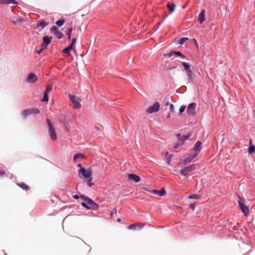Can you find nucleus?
<instances>
[{"instance_id":"obj_1","label":"nucleus","mask_w":255,"mask_h":255,"mask_svg":"<svg viewBox=\"0 0 255 255\" xmlns=\"http://www.w3.org/2000/svg\"><path fill=\"white\" fill-rule=\"evenodd\" d=\"M80 198L84 201V202L81 203L82 207L88 210H98L99 208L98 204L90 198L84 195H80Z\"/></svg>"},{"instance_id":"obj_2","label":"nucleus","mask_w":255,"mask_h":255,"mask_svg":"<svg viewBox=\"0 0 255 255\" xmlns=\"http://www.w3.org/2000/svg\"><path fill=\"white\" fill-rule=\"evenodd\" d=\"M47 124L48 126V133L51 137V138L55 141L57 139V136L56 133V130L55 127L52 125L49 119L46 120Z\"/></svg>"},{"instance_id":"obj_3","label":"nucleus","mask_w":255,"mask_h":255,"mask_svg":"<svg viewBox=\"0 0 255 255\" xmlns=\"http://www.w3.org/2000/svg\"><path fill=\"white\" fill-rule=\"evenodd\" d=\"M69 97L75 109H78L81 108L82 100L80 97H77L70 94H69Z\"/></svg>"},{"instance_id":"obj_4","label":"nucleus","mask_w":255,"mask_h":255,"mask_svg":"<svg viewBox=\"0 0 255 255\" xmlns=\"http://www.w3.org/2000/svg\"><path fill=\"white\" fill-rule=\"evenodd\" d=\"M238 198L240 200H238V202L241 211L244 213L245 216H248L249 214V209L248 207L245 204V201L242 200L239 195Z\"/></svg>"},{"instance_id":"obj_5","label":"nucleus","mask_w":255,"mask_h":255,"mask_svg":"<svg viewBox=\"0 0 255 255\" xmlns=\"http://www.w3.org/2000/svg\"><path fill=\"white\" fill-rule=\"evenodd\" d=\"M78 172L80 177V174H82V176L85 178H90L92 174V170L91 168H89L87 169H85L84 167H81V169H79L78 170Z\"/></svg>"},{"instance_id":"obj_6","label":"nucleus","mask_w":255,"mask_h":255,"mask_svg":"<svg viewBox=\"0 0 255 255\" xmlns=\"http://www.w3.org/2000/svg\"><path fill=\"white\" fill-rule=\"evenodd\" d=\"M160 108V104L158 102L154 103L152 105L148 107L146 109L147 114H152L153 113L157 112L159 111Z\"/></svg>"},{"instance_id":"obj_7","label":"nucleus","mask_w":255,"mask_h":255,"mask_svg":"<svg viewBox=\"0 0 255 255\" xmlns=\"http://www.w3.org/2000/svg\"><path fill=\"white\" fill-rule=\"evenodd\" d=\"M51 32L58 39H60L63 37V33L60 31L56 26H53L51 28Z\"/></svg>"},{"instance_id":"obj_8","label":"nucleus","mask_w":255,"mask_h":255,"mask_svg":"<svg viewBox=\"0 0 255 255\" xmlns=\"http://www.w3.org/2000/svg\"><path fill=\"white\" fill-rule=\"evenodd\" d=\"M38 80L37 76L33 73H30L26 79V82L27 83H34Z\"/></svg>"},{"instance_id":"obj_9","label":"nucleus","mask_w":255,"mask_h":255,"mask_svg":"<svg viewBox=\"0 0 255 255\" xmlns=\"http://www.w3.org/2000/svg\"><path fill=\"white\" fill-rule=\"evenodd\" d=\"M196 104L190 103L187 107V113L189 115L193 116L195 114Z\"/></svg>"},{"instance_id":"obj_10","label":"nucleus","mask_w":255,"mask_h":255,"mask_svg":"<svg viewBox=\"0 0 255 255\" xmlns=\"http://www.w3.org/2000/svg\"><path fill=\"white\" fill-rule=\"evenodd\" d=\"M145 226L143 223H135L131 224L128 227V230H136L141 229Z\"/></svg>"},{"instance_id":"obj_11","label":"nucleus","mask_w":255,"mask_h":255,"mask_svg":"<svg viewBox=\"0 0 255 255\" xmlns=\"http://www.w3.org/2000/svg\"><path fill=\"white\" fill-rule=\"evenodd\" d=\"M197 156L195 154H190L189 156L182 160V163L186 165L190 163Z\"/></svg>"},{"instance_id":"obj_12","label":"nucleus","mask_w":255,"mask_h":255,"mask_svg":"<svg viewBox=\"0 0 255 255\" xmlns=\"http://www.w3.org/2000/svg\"><path fill=\"white\" fill-rule=\"evenodd\" d=\"M201 144L202 142L200 141H198L195 143V144L194 145V154L196 155V156H197L199 154L201 150Z\"/></svg>"},{"instance_id":"obj_13","label":"nucleus","mask_w":255,"mask_h":255,"mask_svg":"<svg viewBox=\"0 0 255 255\" xmlns=\"http://www.w3.org/2000/svg\"><path fill=\"white\" fill-rule=\"evenodd\" d=\"M205 20V10L202 9L200 12L198 17V21L200 23H202Z\"/></svg>"},{"instance_id":"obj_14","label":"nucleus","mask_w":255,"mask_h":255,"mask_svg":"<svg viewBox=\"0 0 255 255\" xmlns=\"http://www.w3.org/2000/svg\"><path fill=\"white\" fill-rule=\"evenodd\" d=\"M188 79L189 81L194 82L195 80V75L192 70L191 69L189 71L186 72Z\"/></svg>"},{"instance_id":"obj_15","label":"nucleus","mask_w":255,"mask_h":255,"mask_svg":"<svg viewBox=\"0 0 255 255\" xmlns=\"http://www.w3.org/2000/svg\"><path fill=\"white\" fill-rule=\"evenodd\" d=\"M177 136L178 137L179 142H181V144H183L184 142L191 136V133H189L183 136H181L180 134H177Z\"/></svg>"},{"instance_id":"obj_16","label":"nucleus","mask_w":255,"mask_h":255,"mask_svg":"<svg viewBox=\"0 0 255 255\" xmlns=\"http://www.w3.org/2000/svg\"><path fill=\"white\" fill-rule=\"evenodd\" d=\"M151 193L158 195L159 196H163L166 194L165 190L164 188H162L159 190H152L150 191Z\"/></svg>"},{"instance_id":"obj_17","label":"nucleus","mask_w":255,"mask_h":255,"mask_svg":"<svg viewBox=\"0 0 255 255\" xmlns=\"http://www.w3.org/2000/svg\"><path fill=\"white\" fill-rule=\"evenodd\" d=\"M128 178L130 180L134 181L135 183L139 182L140 181V177L134 174H129L128 175Z\"/></svg>"},{"instance_id":"obj_18","label":"nucleus","mask_w":255,"mask_h":255,"mask_svg":"<svg viewBox=\"0 0 255 255\" xmlns=\"http://www.w3.org/2000/svg\"><path fill=\"white\" fill-rule=\"evenodd\" d=\"M52 40V37H49L48 36H45L43 37V44L42 46L43 48H46L47 46L50 44Z\"/></svg>"},{"instance_id":"obj_19","label":"nucleus","mask_w":255,"mask_h":255,"mask_svg":"<svg viewBox=\"0 0 255 255\" xmlns=\"http://www.w3.org/2000/svg\"><path fill=\"white\" fill-rule=\"evenodd\" d=\"M175 6H176V5L174 3H170V2L167 3V7L169 11V13H168L169 14L172 13L174 11Z\"/></svg>"},{"instance_id":"obj_20","label":"nucleus","mask_w":255,"mask_h":255,"mask_svg":"<svg viewBox=\"0 0 255 255\" xmlns=\"http://www.w3.org/2000/svg\"><path fill=\"white\" fill-rule=\"evenodd\" d=\"M49 24L48 22H46L43 20H40L38 21V23L37 24V26H40L42 29L44 28L46 26L48 25Z\"/></svg>"},{"instance_id":"obj_21","label":"nucleus","mask_w":255,"mask_h":255,"mask_svg":"<svg viewBox=\"0 0 255 255\" xmlns=\"http://www.w3.org/2000/svg\"><path fill=\"white\" fill-rule=\"evenodd\" d=\"M17 186H18L25 191H28L30 189V187L24 183H17Z\"/></svg>"},{"instance_id":"obj_22","label":"nucleus","mask_w":255,"mask_h":255,"mask_svg":"<svg viewBox=\"0 0 255 255\" xmlns=\"http://www.w3.org/2000/svg\"><path fill=\"white\" fill-rule=\"evenodd\" d=\"M85 157V155L82 153H76L73 156V160L74 162L76 161V159L78 158H84Z\"/></svg>"},{"instance_id":"obj_23","label":"nucleus","mask_w":255,"mask_h":255,"mask_svg":"<svg viewBox=\"0 0 255 255\" xmlns=\"http://www.w3.org/2000/svg\"><path fill=\"white\" fill-rule=\"evenodd\" d=\"M181 64L183 66L184 70H185L186 72L191 69L190 65L187 63H186L185 62H182Z\"/></svg>"},{"instance_id":"obj_24","label":"nucleus","mask_w":255,"mask_h":255,"mask_svg":"<svg viewBox=\"0 0 255 255\" xmlns=\"http://www.w3.org/2000/svg\"><path fill=\"white\" fill-rule=\"evenodd\" d=\"M180 173L184 176H186L189 172L188 171L186 167H184L179 171Z\"/></svg>"},{"instance_id":"obj_25","label":"nucleus","mask_w":255,"mask_h":255,"mask_svg":"<svg viewBox=\"0 0 255 255\" xmlns=\"http://www.w3.org/2000/svg\"><path fill=\"white\" fill-rule=\"evenodd\" d=\"M22 115L24 117H27L28 116L30 115L31 114H30V109H25V110H24L23 111H22Z\"/></svg>"},{"instance_id":"obj_26","label":"nucleus","mask_w":255,"mask_h":255,"mask_svg":"<svg viewBox=\"0 0 255 255\" xmlns=\"http://www.w3.org/2000/svg\"><path fill=\"white\" fill-rule=\"evenodd\" d=\"M6 3L7 4L9 3H15L16 2L15 0H0V3L3 4Z\"/></svg>"},{"instance_id":"obj_27","label":"nucleus","mask_w":255,"mask_h":255,"mask_svg":"<svg viewBox=\"0 0 255 255\" xmlns=\"http://www.w3.org/2000/svg\"><path fill=\"white\" fill-rule=\"evenodd\" d=\"M72 48L73 47H72L71 45H69L68 47L63 49L62 52L64 53L70 54V51L72 49Z\"/></svg>"},{"instance_id":"obj_28","label":"nucleus","mask_w":255,"mask_h":255,"mask_svg":"<svg viewBox=\"0 0 255 255\" xmlns=\"http://www.w3.org/2000/svg\"><path fill=\"white\" fill-rule=\"evenodd\" d=\"M49 100L48 93L47 92H44L43 98L41 99L42 102H48Z\"/></svg>"},{"instance_id":"obj_29","label":"nucleus","mask_w":255,"mask_h":255,"mask_svg":"<svg viewBox=\"0 0 255 255\" xmlns=\"http://www.w3.org/2000/svg\"><path fill=\"white\" fill-rule=\"evenodd\" d=\"M65 23V19H59L58 20H57L56 22V24L60 27V26H62Z\"/></svg>"},{"instance_id":"obj_30","label":"nucleus","mask_w":255,"mask_h":255,"mask_svg":"<svg viewBox=\"0 0 255 255\" xmlns=\"http://www.w3.org/2000/svg\"><path fill=\"white\" fill-rule=\"evenodd\" d=\"M195 164H191L187 167H185L189 172H192L195 168Z\"/></svg>"},{"instance_id":"obj_31","label":"nucleus","mask_w":255,"mask_h":255,"mask_svg":"<svg viewBox=\"0 0 255 255\" xmlns=\"http://www.w3.org/2000/svg\"><path fill=\"white\" fill-rule=\"evenodd\" d=\"M188 38L187 37H182L179 39L178 43L180 45H183L185 41H187Z\"/></svg>"},{"instance_id":"obj_32","label":"nucleus","mask_w":255,"mask_h":255,"mask_svg":"<svg viewBox=\"0 0 255 255\" xmlns=\"http://www.w3.org/2000/svg\"><path fill=\"white\" fill-rule=\"evenodd\" d=\"M31 114H38L40 112L39 110L37 108H32L30 109Z\"/></svg>"},{"instance_id":"obj_33","label":"nucleus","mask_w":255,"mask_h":255,"mask_svg":"<svg viewBox=\"0 0 255 255\" xmlns=\"http://www.w3.org/2000/svg\"><path fill=\"white\" fill-rule=\"evenodd\" d=\"M188 198L191 199H198L200 198V196L197 194H191L188 196Z\"/></svg>"},{"instance_id":"obj_34","label":"nucleus","mask_w":255,"mask_h":255,"mask_svg":"<svg viewBox=\"0 0 255 255\" xmlns=\"http://www.w3.org/2000/svg\"><path fill=\"white\" fill-rule=\"evenodd\" d=\"M174 55H175L177 56H180L182 58H185V56L184 55H183L180 51H174Z\"/></svg>"},{"instance_id":"obj_35","label":"nucleus","mask_w":255,"mask_h":255,"mask_svg":"<svg viewBox=\"0 0 255 255\" xmlns=\"http://www.w3.org/2000/svg\"><path fill=\"white\" fill-rule=\"evenodd\" d=\"M255 151V146L253 145L249 147V153L252 154Z\"/></svg>"},{"instance_id":"obj_36","label":"nucleus","mask_w":255,"mask_h":255,"mask_svg":"<svg viewBox=\"0 0 255 255\" xmlns=\"http://www.w3.org/2000/svg\"><path fill=\"white\" fill-rule=\"evenodd\" d=\"M72 27H71L68 30V32L67 33V36H68V39H70L71 38V33H72Z\"/></svg>"},{"instance_id":"obj_37","label":"nucleus","mask_w":255,"mask_h":255,"mask_svg":"<svg viewBox=\"0 0 255 255\" xmlns=\"http://www.w3.org/2000/svg\"><path fill=\"white\" fill-rule=\"evenodd\" d=\"M87 179H87V185H88V186L91 187L92 185H93V183H92L91 182V181H92V177H91V176L90 178H87Z\"/></svg>"},{"instance_id":"obj_38","label":"nucleus","mask_w":255,"mask_h":255,"mask_svg":"<svg viewBox=\"0 0 255 255\" xmlns=\"http://www.w3.org/2000/svg\"><path fill=\"white\" fill-rule=\"evenodd\" d=\"M186 106H185V105L181 106L180 107V108H179V112L180 114L182 113L185 111V110L186 109Z\"/></svg>"},{"instance_id":"obj_39","label":"nucleus","mask_w":255,"mask_h":255,"mask_svg":"<svg viewBox=\"0 0 255 255\" xmlns=\"http://www.w3.org/2000/svg\"><path fill=\"white\" fill-rule=\"evenodd\" d=\"M117 213V210L116 208H115L110 213V216L111 217H113L114 214H116Z\"/></svg>"},{"instance_id":"obj_40","label":"nucleus","mask_w":255,"mask_h":255,"mask_svg":"<svg viewBox=\"0 0 255 255\" xmlns=\"http://www.w3.org/2000/svg\"><path fill=\"white\" fill-rule=\"evenodd\" d=\"M52 86L50 85H47L46 86V90L44 92H47V93H49L52 90Z\"/></svg>"},{"instance_id":"obj_41","label":"nucleus","mask_w":255,"mask_h":255,"mask_svg":"<svg viewBox=\"0 0 255 255\" xmlns=\"http://www.w3.org/2000/svg\"><path fill=\"white\" fill-rule=\"evenodd\" d=\"M195 203H191L188 206L190 208H191L193 211H194L195 210Z\"/></svg>"},{"instance_id":"obj_42","label":"nucleus","mask_w":255,"mask_h":255,"mask_svg":"<svg viewBox=\"0 0 255 255\" xmlns=\"http://www.w3.org/2000/svg\"><path fill=\"white\" fill-rule=\"evenodd\" d=\"M167 55L169 56V57H171L172 56H173V55H174V51L172 50H170L167 54Z\"/></svg>"},{"instance_id":"obj_43","label":"nucleus","mask_w":255,"mask_h":255,"mask_svg":"<svg viewBox=\"0 0 255 255\" xmlns=\"http://www.w3.org/2000/svg\"><path fill=\"white\" fill-rule=\"evenodd\" d=\"M76 39H76V38H73V39H72V42H71V43L70 44V45H71L72 47H73V45H74L75 44V43H76Z\"/></svg>"},{"instance_id":"obj_44","label":"nucleus","mask_w":255,"mask_h":255,"mask_svg":"<svg viewBox=\"0 0 255 255\" xmlns=\"http://www.w3.org/2000/svg\"><path fill=\"white\" fill-rule=\"evenodd\" d=\"M183 144H181V142H178V143H176L174 144V147L175 148H178L180 145H182Z\"/></svg>"},{"instance_id":"obj_45","label":"nucleus","mask_w":255,"mask_h":255,"mask_svg":"<svg viewBox=\"0 0 255 255\" xmlns=\"http://www.w3.org/2000/svg\"><path fill=\"white\" fill-rule=\"evenodd\" d=\"M169 109H170V112H174V106L173 104H170Z\"/></svg>"},{"instance_id":"obj_46","label":"nucleus","mask_w":255,"mask_h":255,"mask_svg":"<svg viewBox=\"0 0 255 255\" xmlns=\"http://www.w3.org/2000/svg\"><path fill=\"white\" fill-rule=\"evenodd\" d=\"M24 21V19L22 18H17V22L21 23Z\"/></svg>"},{"instance_id":"obj_47","label":"nucleus","mask_w":255,"mask_h":255,"mask_svg":"<svg viewBox=\"0 0 255 255\" xmlns=\"http://www.w3.org/2000/svg\"><path fill=\"white\" fill-rule=\"evenodd\" d=\"M73 197L75 199H78L79 198H80V196H79L78 195H73Z\"/></svg>"},{"instance_id":"obj_48","label":"nucleus","mask_w":255,"mask_h":255,"mask_svg":"<svg viewBox=\"0 0 255 255\" xmlns=\"http://www.w3.org/2000/svg\"><path fill=\"white\" fill-rule=\"evenodd\" d=\"M44 48H43V47L42 48H41L40 50H39L38 51V54L41 53V52L42 51V50H43V49Z\"/></svg>"},{"instance_id":"obj_49","label":"nucleus","mask_w":255,"mask_h":255,"mask_svg":"<svg viewBox=\"0 0 255 255\" xmlns=\"http://www.w3.org/2000/svg\"><path fill=\"white\" fill-rule=\"evenodd\" d=\"M78 166L80 168V169H81V167H83L80 163L78 164Z\"/></svg>"},{"instance_id":"obj_50","label":"nucleus","mask_w":255,"mask_h":255,"mask_svg":"<svg viewBox=\"0 0 255 255\" xmlns=\"http://www.w3.org/2000/svg\"><path fill=\"white\" fill-rule=\"evenodd\" d=\"M4 173V171H0V174L2 175Z\"/></svg>"},{"instance_id":"obj_51","label":"nucleus","mask_w":255,"mask_h":255,"mask_svg":"<svg viewBox=\"0 0 255 255\" xmlns=\"http://www.w3.org/2000/svg\"><path fill=\"white\" fill-rule=\"evenodd\" d=\"M117 221H118V222H121V219H120V218L118 219H117Z\"/></svg>"},{"instance_id":"obj_52","label":"nucleus","mask_w":255,"mask_h":255,"mask_svg":"<svg viewBox=\"0 0 255 255\" xmlns=\"http://www.w3.org/2000/svg\"><path fill=\"white\" fill-rule=\"evenodd\" d=\"M75 239L76 240H78V241H79V240H80V239H79V238H75Z\"/></svg>"},{"instance_id":"obj_53","label":"nucleus","mask_w":255,"mask_h":255,"mask_svg":"<svg viewBox=\"0 0 255 255\" xmlns=\"http://www.w3.org/2000/svg\"><path fill=\"white\" fill-rule=\"evenodd\" d=\"M167 16H168V14H166V15H165L164 17L163 20H164V19H165V17H166Z\"/></svg>"},{"instance_id":"obj_54","label":"nucleus","mask_w":255,"mask_h":255,"mask_svg":"<svg viewBox=\"0 0 255 255\" xmlns=\"http://www.w3.org/2000/svg\"><path fill=\"white\" fill-rule=\"evenodd\" d=\"M170 117V114H169L167 116V118H169Z\"/></svg>"},{"instance_id":"obj_55","label":"nucleus","mask_w":255,"mask_h":255,"mask_svg":"<svg viewBox=\"0 0 255 255\" xmlns=\"http://www.w3.org/2000/svg\"><path fill=\"white\" fill-rule=\"evenodd\" d=\"M171 156H172V155H169V157H170V159H169V160H170V159H171Z\"/></svg>"},{"instance_id":"obj_56","label":"nucleus","mask_w":255,"mask_h":255,"mask_svg":"<svg viewBox=\"0 0 255 255\" xmlns=\"http://www.w3.org/2000/svg\"><path fill=\"white\" fill-rule=\"evenodd\" d=\"M250 144H251V143H252V140H251V139H250Z\"/></svg>"},{"instance_id":"obj_57","label":"nucleus","mask_w":255,"mask_h":255,"mask_svg":"<svg viewBox=\"0 0 255 255\" xmlns=\"http://www.w3.org/2000/svg\"><path fill=\"white\" fill-rule=\"evenodd\" d=\"M96 128L97 129H99L98 128V127H96V128Z\"/></svg>"},{"instance_id":"obj_58","label":"nucleus","mask_w":255,"mask_h":255,"mask_svg":"<svg viewBox=\"0 0 255 255\" xmlns=\"http://www.w3.org/2000/svg\"><path fill=\"white\" fill-rule=\"evenodd\" d=\"M168 153V152H166V154H167Z\"/></svg>"}]
</instances>
